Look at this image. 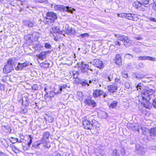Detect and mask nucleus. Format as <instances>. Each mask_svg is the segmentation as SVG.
Returning a JSON list of instances; mask_svg holds the SVG:
<instances>
[{"label":"nucleus","mask_w":156,"mask_h":156,"mask_svg":"<svg viewBox=\"0 0 156 156\" xmlns=\"http://www.w3.org/2000/svg\"><path fill=\"white\" fill-rule=\"evenodd\" d=\"M29 64V62H26L23 63H19L17 66L15 68L16 70H21L24 68L28 66Z\"/></svg>","instance_id":"nucleus-8"},{"label":"nucleus","mask_w":156,"mask_h":156,"mask_svg":"<svg viewBox=\"0 0 156 156\" xmlns=\"http://www.w3.org/2000/svg\"><path fill=\"white\" fill-rule=\"evenodd\" d=\"M39 2L43 3L47 1V0H37Z\"/></svg>","instance_id":"nucleus-59"},{"label":"nucleus","mask_w":156,"mask_h":156,"mask_svg":"<svg viewBox=\"0 0 156 156\" xmlns=\"http://www.w3.org/2000/svg\"><path fill=\"white\" fill-rule=\"evenodd\" d=\"M142 4L147 5L149 3V0H139Z\"/></svg>","instance_id":"nucleus-36"},{"label":"nucleus","mask_w":156,"mask_h":156,"mask_svg":"<svg viewBox=\"0 0 156 156\" xmlns=\"http://www.w3.org/2000/svg\"><path fill=\"white\" fill-rule=\"evenodd\" d=\"M100 127L99 125L98 124V125H96L95 123H94L93 125V128L92 129H98Z\"/></svg>","instance_id":"nucleus-37"},{"label":"nucleus","mask_w":156,"mask_h":156,"mask_svg":"<svg viewBox=\"0 0 156 156\" xmlns=\"http://www.w3.org/2000/svg\"><path fill=\"white\" fill-rule=\"evenodd\" d=\"M138 60H148L154 61L156 60L155 58L150 57L149 56H140L138 57Z\"/></svg>","instance_id":"nucleus-11"},{"label":"nucleus","mask_w":156,"mask_h":156,"mask_svg":"<svg viewBox=\"0 0 156 156\" xmlns=\"http://www.w3.org/2000/svg\"><path fill=\"white\" fill-rule=\"evenodd\" d=\"M45 93V94L44 96V98H46V95H48V93L47 91H46Z\"/></svg>","instance_id":"nucleus-64"},{"label":"nucleus","mask_w":156,"mask_h":156,"mask_svg":"<svg viewBox=\"0 0 156 156\" xmlns=\"http://www.w3.org/2000/svg\"><path fill=\"white\" fill-rule=\"evenodd\" d=\"M138 130L139 132L141 133L142 134L144 135L146 134V133L148 131V129L144 127L140 126V128L138 129Z\"/></svg>","instance_id":"nucleus-16"},{"label":"nucleus","mask_w":156,"mask_h":156,"mask_svg":"<svg viewBox=\"0 0 156 156\" xmlns=\"http://www.w3.org/2000/svg\"><path fill=\"white\" fill-rule=\"evenodd\" d=\"M98 82V80L96 78H94L92 80V81L91 80H89V83H97V82Z\"/></svg>","instance_id":"nucleus-39"},{"label":"nucleus","mask_w":156,"mask_h":156,"mask_svg":"<svg viewBox=\"0 0 156 156\" xmlns=\"http://www.w3.org/2000/svg\"><path fill=\"white\" fill-rule=\"evenodd\" d=\"M80 36L83 38H84L86 37H88L89 34L87 33H84L83 34H81Z\"/></svg>","instance_id":"nucleus-48"},{"label":"nucleus","mask_w":156,"mask_h":156,"mask_svg":"<svg viewBox=\"0 0 156 156\" xmlns=\"http://www.w3.org/2000/svg\"><path fill=\"white\" fill-rule=\"evenodd\" d=\"M156 136V128L151 129L149 130V134L147 136V139L150 141L154 139Z\"/></svg>","instance_id":"nucleus-5"},{"label":"nucleus","mask_w":156,"mask_h":156,"mask_svg":"<svg viewBox=\"0 0 156 156\" xmlns=\"http://www.w3.org/2000/svg\"><path fill=\"white\" fill-rule=\"evenodd\" d=\"M113 74H110L109 76L108 77V79L109 81H111L113 79Z\"/></svg>","instance_id":"nucleus-53"},{"label":"nucleus","mask_w":156,"mask_h":156,"mask_svg":"<svg viewBox=\"0 0 156 156\" xmlns=\"http://www.w3.org/2000/svg\"><path fill=\"white\" fill-rule=\"evenodd\" d=\"M126 18L133 21H137L138 19L137 15L134 14H126Z\"/></svg>","instance_id":"nucleus-9"},{"label":"nucleus","mask_w":156,"mask_h":156,"mask_svg":"<svg viewBox=\"0 0 156 156\" xmlns=\"http://www.w3.org/2000/svg\"><path fill=\"white\" fill-rule=\"evenodd\" d=\"M44 47L47 49H51L52 48L51 46L49 43H45L44 45Z\"/></svg>","instance_id":"nucleus-38"},{"label":"nucleus","mask_w":156,"mask_h":156,"mask_svg":"<svg viewBox=\"0 0 156 156\" xmlns=\"http://www.w3.org/2000/svg\"><path fill=\"white\" fill-rule=\"evenodd\" d=\"M140 84H138L136 87L137 90H138V89H139L140 90H141L143 89V87L140 85Z\"/></svg>","instance_id":"nucleus-56"},{"label":"nucleus","mask_w":156,"mask_h":156,"mask_svg":"<svg viewBox=\"0 0 156 156\" xmlns=\"http://www.w3.org/2000/svg\"><path fill=\"white\" fill-rule=\"evenodd\" d=\"M92 100L90 99H87L85 101V103L88 105H90Z\"/></svg>","instance_id":"nucleus-44"},{"label":"nucleus","mask_w":156,"mask_h":156,"mask_svg":"<svg viewBox=\"0 0 156 156\" xmlns=\"http://www.w3.org/2000/svg\"><path fill=\"white\" fill-rule=\"evenodd\" d=\"M93 64L96 67L100 69H102L103 67V64L102 62L98 59H95L94 60Z\"/></svg>","instance_id":"nucleus-6"},{"label":"nucleus","mask_w":156,"mask_h":156,"mask_svg":"<svg viewBox=\"0 0 156 156\" xmlns=\"http://www.w3.org/2000/svg\"><path fill=\"white\" fill-rule=\"evenodd\" d=\"M96 103L94 101L92 100L91 103H90V105H91L92 107H95L96 106Z\"/></svg>","instance_id":"nucleus-49"},{"label":"nucleus","mask_w":156,"mask_h":156,"mask_svg":"<svg viewBox=\"0 0 156 156\" xmlns=\"http://www.w3.org/2000/svg\"><path fill=\"white\" fill-rule=\"evenodd\" d=\"M117 38V42L116 41V44L118 45L119 46H120L121 44V42H122L126 46L128 43H129V42L131 41L128 38L127 36L124 35H119Z\"/></svg>","instance_id":"nucleus-2"},{"label":"nucleus","mask_w":156,"mask_h":156,"mask_svg":"<svg viewBox=\"0 0 156 156\" xmlns=\"http://www.w3.org/2000/svg\"><path fill=\"white\" fill-rule=\"evenodd\" d=\"M80 71L82 73H84L87 71V70H86L85 69H84L82 67Z\"/></svg>","instance_id":"nucleus-58"},{"label":"nucleus","mask_w":156,"mask_h":156,"mask_svg":"<svg viewBox=\"0 0 156 156\" xmlns=\"http://www.w3.org/2000/svg\"><path fill=\"white\" fill-rule=\"evenodd\" d=\"M52 7H53L55 10H59L61 11L68 12L70 13H72L73 12V9L72 8L68 6L66 7L64 5H52Z\"/></svg>","instance_id":"nucleus-3"},{"label":"nucleus","mask_w":156,"mask_h":156,"mask_svg":"<svg viewBox=\"0 0 156 156\" xmlns=\"http://www.w3.org/2000/svg\"><path fill=\"white\" fill-rule=\"evenodd\" d=\"M125 87H126V89H128L129 88L130 85V84H129V83H128L127 82H126L125 83Z\"/></svg>","instance_id":"nucleus-54"},{"label":"nucleus","mask_w":156,"mask_h":156,"mask_svg":"<svg viewBox=\"0 0 156 156\" xmlns=\"http://www.w3.org/2000/svg\"><path fill=\"white\" fill-rule=\"evenodd\" d=\"M79 75L78 73L77 72H75L73 74V77L74 78H78V76Z\"/></svg>","instance_id":"nucleus-46"},{"label":"nucleus","mask_w":156,"mask_h":156,"mask_svg":"<svg viewBox=\"0 0 156 156\" xmlns=\"http://www.w3.org/2000/svg\"><path fill=\"white\" fill-rule=\"evenodd\" d=\"M52 32L54 33H61V31L59 30V28L58 27H53L52 28Z\"/></svg>","instance_id":"nucleus-22"},{"label":"nucleus","mask_w":156,"mask_h":156,"mask_svg":"<svg viewBox=\"0 0 156 156\" xmlns=\"http://www.w3.org/2000/svg\"><path fill=\"white\" fill-rule=\"evenodd\" d=\"M136 147L140 154H143L145 153L146 149L143 147L138 144H136Z\"/></svg>","instance_id":"nucleus-12"},{"label":"nucleus","mask_w":156,"mask_h":156,"mask_svg":"<svg viewBox=\"0 0 156 156\" xmlns=\"http://www.w3.org/2000/svg\"><path fill=\"white\" fill-rule=\"evenodd\" d=\"M57 18L56 14L53 12H47L46 13V19L49 20L50 22H52Z\"/></svg>","instance_id":"nucleus-4"},{"label":"nucleus","mask_w":156,"mask_h":156,"mask_svg":"<svg viewBox=\"0 0 156 156\" xmlns=\"http://www.w3.org/2000/svg\"><path fill=\"white\" fill-rule=\"evenodd\" d=\"M125 56L126 58H127L129 59L132 58L133 57V56L132 55L128 54H126Z\"/></svg>","instance_id":"nucleus-41"},{"label":"nucleus","mask_w":156,"mask_h":156,"mask_svg":"<svg viewBox=\"0 0 156 156\" xmlns=\"http://www.w3.org/2000/svg\"><path fill=\"white\" fill-rule=\"evenodd\" d=\"M29 138H30V141L27 144V145L28 147H30V145L32 143V138L31 136H29Z\"/></svg>","instance_id":"nucleus-51"},{"label":"nucleus","mask_w":156,"mask_h":156,"mask_svg":"<svg viewBox=\"0 0 156 156\" xmlns=\"http://www.w3.org/2000/svg\"><path fill=\"white\" fill-rule=\"evenodd\" d=\"M117 102L116 101H113L109 105L110 108H114L117 106Z\"/></svg>","instance_id":"nucleus-29"},{"label":"nucleus","mask_w":156,"mask_h":156,"mask_svg":"<svg viewBox=\"0 0 156 156\" xmlns=\"http://www.w3.org/2000/svg\"><path fill=\"white\" fill-rule=\"evenodd\" d=\"M80 84H81L83 86H88L89 85L88 81L84 79H81V80H80Z\"/></svg>","instance_id":"nucleus-18"},{"label":"nucleus","mask_w":156,"mask_h":156,"mask_svg":"<svg viewBox=\"0 0 156 156\" xmlns=\"http://www.w3.org/2000/svg\"><path fill=\"white\" fill-rule=\"evenodd\" d=\"M42 144L41 143H38V142H34L32 145L33 147L37 149H40V145H42Z\"/></svg>","instance_id":"nucleus-25"},{"label":"nucleus","mask_w":156,"mask_h":156,"mask_svg":"<svg viewBox=\"0 0 156 156\" xmlns=\"http://www.w3.org/2000/svg\"><path fill=\"white\" fill-rule=\"evenodd\" d=\"M103 94V92L100 90H97L94 91L93 96L95 98H97Z\"/></svg>","instance_id":"nucleus-14"},{"label":"nucleus","mask_w":156,"mask_h":156,"mask_svg":"<svg viewBox=\"0 0 156 156\" xmlns=\"http://www.w3.org/2000/svg\"><path fill=\"white\" fill-rule=\"evenodd\" d=\"M50 136L49 133L48 132H46L43 134V137L42 139L40 140L41 142L44 141V140L48 139Z\"/></svg>","instance_id":"nucleus-21"},{"label":"nucleus","mask_w":156,"mask_h":156,"mask_svg":"<svg viewBox=\"0 0 156 156\" xmlns=\"http://www.w3.org/2000/svg\"><path fill=\"white\" fill-rule=\"evenodd\" d=\"M24 24L29 28L33 26V23L28 21H25L23 22Z\"/></svg>","instance_id":"nucleus-23"},{"label":"nucleus","mask_w":156,"mask_h":156,"mask_svg":"<svg viewBox=\"0 0 156 156\" xmlns=\"http://www.w3.org/2000/svg\"><path fill=\"white\" fill-rule=\"evenodd\" d=\"M13 58H9L7 61V65L13 66Z\"/></svg>","instance_id":"nucleus-30"},{"label":"nucleus","mask_w":156,"mask_h":156,"mask_svg":"<svg viewBox=\"0 0 156 156\" xmlns=\"http://www.w3.org/2000/svg\"><path fill=\"white\" fill-rule=\"evenodd\" d=\"M123 77L125 78H127L128 77V76L127 74H124L123 75Z\"/></svg>","instance_id":"nucleus-62"},{"label":"nucleus","mask_w":156,"mask_h":156,"mask_svg":"<svg viewBox=\"0 0 156 156\" xmlns=\"http://www.w3.org/2000/svg\"><path fill=\"white\" fill-rule=\"evenodd\" d=\"M77 96L78 99L80 100H82L83 98V95L81 92H78L77 94Z\"/></svg>","instance_id":"nucleus-32"},{"label":"nucleus","mask_w":156,"mask_h":156,"mask_svg":"<svg viewBox=\"0 0 156 156\" xmlns=\"http://www.w3.org/2000/svg\"><path fill=\"white\" fill-rule=\"evenodd\" d=\"M89 67L88 65L87 64H83L82 65V68L85 69L86 70H87V69H88V68Z\"/></svg>","instance_id":"nucleus-42"},{"label":"nucleus","mask_w":156,"mask_h":156,"mask_svg":"<svg viewBox=\"0 0 156 156\" xmlns=\"http://www.w3.org/2000/svg\"><path fill=\"white\" fill-rule=\"evenodd\" d=\"M129 126L132 130L138 131V129L140 127V126H139L137 124H130Z\"/></svg>","instance_id":"nucleus-17"},{"label":"nucleus","mask_w":156,"mask_h":156,"mask_svg":"<svg viewBox=\"0 0 156 156\" xmlns=\"http://www.w3.org/2000/svg\"><path fill=\"white\" fill-rule=\"evenodd\" d=\"M126 15V14L125 13H121L120 14H118L117 16L118 17H119L122 18H125Z\"/></svg>","instance_id":"nucleus-40"},{"label":"nucleus","mask_w":156,"mask_h":156,"mask_svg":"<svg viewBox=\"0 0 156 156\" xmlns=\"http://www.w3.org/2000/svg\"><path fill=\"white\" fill-rule=\"evenodd\" d=\"M75 80L74 81V82L75 83H80V80H81V79H79L78 78H75Z\"/></svg>","instance_id":"nucleus-47"},{"label":"nucleus","mask_w":156,"mask_h":156,"mask_svg":"<svg viewBox=\"0 0 156 156\" xmlns=\"http://www.w3.org/2000/svg\"><path fill=\"white\" fill-rule=\"evenodd\" d=\"M12 150L15 152L16 151H18L19 149L15 146L13 145L12 146Z\"/></svg>","instance_id":"nucleus-55"},{"label":"nucleus","mask_w":156,"mask_h":156,"mask_svg":"<svg viewBox=\"0 0 156 156\" xmlns=\"http://www.w3.org/2000/svg\"><path fill=\"white\" fill-rule=\"evenodd\" d=\"M83 125L85 129H92L93 128V124L87 120H85L83 122Z\"/></svg>","instance_id":"nucleus-7"},{"label":"nucleus","mask_w":156,"mask_h":156,"mask_svg":"<svg viewBox=\"0 0 156 156\" xmlns=\"http://www.w3.org/2000/svg\"><path fill=\"white\" fill-rule=\"evenodd\" d=\"M2 129L6 133L10 132L11 130L10 128L8 126H2Z\"/></svg>","instance_id":"nucleus-20"},{"label":"nucleus","mask_w":156,"mask_h":156,"mask_svg":"<svg viewBox=\"0 0 156 156\" xmlns=\"http://www.w3.org/2000/svg\"><path fill=\"white\" fill-rule=\"evenodd\" d=\"M0 156H8V155L1 151H0Z\"/></svg>","instance_id":"nucleus-57"},{"label":"nucleus","mask_w":156,"mask_h":156,"mask_svg":"<svg viewBox=\"0 0 156 156\" xmlns=\"http://www.w3.org/2000/svg\"><path fill=\"white\" fill-rule=\"evenodd\" d=\"M115 63L119 66H120L122 64L121 58L120 55L118 54L116 56L115 59Z\"/></svg>","instance_id":"nucleus-13"},{"label":"nucleus","mask_w":156,"mask_h":156,"mask_svg":"<svg viewBox=\"0 0 156 156\" xmlns=\"http://www.w3.org/2000/svg\"><path fill=\"white\" fill-rule=\"evenodd\" d=\"M29 138H30V141L27 144V145L28 147H30V145L32 143V138L31 136H29Z\"/></svg>","instance_id":"nucleus-50"},{"label":"nucleus","mask_w":156,"mask_h":156,"mask_svg":"<svg viewBox=\"0 0 156 156\" xmlns=\"http://www.w3.org/2000/svg\"><path fill=\"white\" fill-rule=\"evenodd\" d=\"M32 89L34 90H37L38 89V87L37 84H34L32 87Z\"/></svg>","instance_id":"nucleus-52"},{"label":"nucleus","mask_w":156,"mask_h":156,"mask_svg":"<svg viewBox=\"0 0 156 156\" xmlns=\"http://www.w3.org/2000/svg\"><path fill=\"white\" fill-rule=\"evenodd\" d=\"M33 36L34 37V40L37 41L40 37V34L38 32H35L33 34Z\"/></svg>","instance_id":"nucleus-27"},{"label":"nucleus","mask_w":156,"mask_h":156,"mask_svg":"<svg viewBox=\"0 0 156 156\" xmlns=\"http://www.w3.org/2000/svg\"><path fill=\"white\" fill-rule=\"evenodd\" d=\"M102 95H103V96L104 98L105 97L107 96V94L105 92H103V94Z\"/></svg>","instance_id":"nucleus-63"},{"label":"nucleus","mask_w":156,"mask_h":156,"mask_svg":"<svg viewBox=\"0 0 156 156\" xmlns=\"http://www.w3.org/2000/svg\"><path fill=\"white\" fill-rule=\"evenodd\" d=\"M60 94V92L58 91L56 92H54L52 91H51L50 92V97H52L55 95H57L58 94Z\"/></svg>","instance_id":"nucleus-34"},{"label":"nucleus","mask_w":156,"mask_h":156,"mask_svg":"<svg viewBox=\"0 0 156 156\" xmlns=\"http://www.w3.org/2000/svg\"><path fill=\"white\" fill-rule=\"evenodd\" d=\"M152 100V104L153 107L156 108V97H155L154 95V97L151 98V100Z\"/></svg>","instance_id":"nucleus-31"},{"label":"nucleus","mask_w":156,"mask_h":156,"mask_svg":"<svg viewBox=\"0 0 156 156\" xmlns=\"http://www.w3.org/2000/svg\"><path fill=\"white\" fill-rule=\"evenodd\" d=\"M144 75L142 74V75H139V74H137V75L136 76V78L138 79H141L142 78H143L144 77Z\"/></svg>","instance_id":"nucleus-45"},{"label":"nucleus","mask_w":156,"mask_h":156,"mask_svg":"<svg viewBox=\"0 0 156 156\" xmlns=\"http://www.w3.org/2000/svg\"><path fill=\"white\" fill-rule=\"evenodd\" d=\"M117 89V87L115 85H111L108 86V90L110 92H115Z\"/></svg>","instance_id":"nucleus-15"},{"label":"nucleus","mask_w":156,"mask_h":156,"mask_svg":"<svg viewBox=\"0 0 156 156\" xmlns=\"http://www.w3.org/2000/svg\"><path fill=\"white\" fill-rule=\"evenodd\" d=\"M67 86L66 85H63L59 87V90L58 91V92H60V93H61V91L63 90V89L65 88Z\"/></svg>","instance_id":"nucleus-43"},{"label":"nucleus","mask_w":156,"mask_h":156,"mask_svg":"<svg viewBox=\"0 0 156 156\" xmlns=\"http://www.w3.org/2000/svg\"><path fill=\"white\" fill-rule=\"evenodd\" d=\"M14 69L13 66L7 65H5L3 69V72L5 73H9Z\"/></svg>","instance_id":"nucleus-10"},{"label":"nucleus","mask_w":156,"mask_h":156,"mask_svg":"<svg viewBox=\"0 0 156 156\" xmlns=\"http://www.w3.org/2000/svg\"><path fill=\"white\" fill-rule=\"evenodd\" d=\"M46 52H42L39 56V58L41 59H43L45 57V55L46 54Z\"/></svg>","instance_id":"nucleus-28"},{"label":"nucleus","mask_w":156,"mask_h":156,"mask_svg":"<svg viewBox=\"0 0 156 156\" xmlns=\"http://www.w3.org/2000/svg\"><path fill=\"white\" fill-rule=\"evenodd\" d=\"M134 39L137 40H140L142 39V38L141 37H134Z\"/></svg>","instance_id":"nucleus-60"},{"label":"nucleus","mask_w":156,"mask_h":156,"mask_svg":"<svg viewBox=\"0 0 156 156\" xmlns=\"http://www.w3.org/2000/svg\"><path fill=\"white\" fill-rule=\"evenodd\" d=\"M65 28L67 29V30L69 33H71L72 32V29L71 28L69 27V26L68 25H66L65 26Z\"/></svg>","instance_id":"nucleus-35"},{"label":"nucleus","mask_w":156,"mask_h":156,"mask_svg":"<svg viewBox=\"0 0 156 156\" xmlns=\"http://www.w3.org/2000/svg\"><path fill=\"white\" fill-rule=\"evenodd\" d=\"M141 3L140 1L139 2H134L133 4V7L135 8L136 9H138L140 7Z\"/></svg>","instance_id":"nucleus-24"},{"label":"nucleus","mask_w":156,"mask_h":156,"mask_svg":"<svg viewBox=\"0 0 156 156\" xmlns=\"http://www.w3.org/2000/svg\"><path fill=\"white\" fill-rule=\"evenodd\" d=\"M50 63L47 62H45L40 64V66L41 67L44 68H46L49 67L50 66Z\"/></svg>","instance_id":"nucleus-19"},{"label":"nucleus","mask_w":156,"mask_h":156,"mask_svg":"<svg viewBox=\"0 0 156 156\" xmlns=\"http://www.w3.org/2000/svg\"><path fill=\"white\" fill-rule=\"evenodd\" d=\"M22 104H23L24 103L25 105L28 104V99L26 97H23L22 98Z\"/></svg>","instance_id":"nucleus-33"},{"label":"nucleus","mask_w":156,"mask_h":156,"mask_svg":"<svg viewBox=\"0 0 156 156\" xmlns=\"http://www.w3.org/2000/svg\"><path fill=\"white\" fill-rule=\"evenodd\" d=\"M154 90L146 87L144 89L143 95L138 97L139 101L141 100V104L147 108L150 109L151 107V104L149 101L154 97L153 94Z\"/></svg>","instance_id":"nucleus-1"},{"label":"nucleus","mask_w":156,"mask_h":156,"mask_svg":"<svg viewBox=\"0 0 156 156\" xmlns=\"http://www.w3.org/2000/svg\"><path fill=\"white\" fill-rule=\"evenodd\" d=\"M3 88V86L2 84L0 83V89L2 90Z\"/></svg>","instance_id":"nucleus-61"},{"label":"nucleus","mask_w":156,"mask_h":156,"mask_svg":"<svg viewBox=\"0 0 156 156\" xmlns=\"http://www.w3.org/2000/svg\"><path fill=\"white\" fill-rule=\"evenodd\" d=\"M41 143L42 144V145L44 147L47 148H50L51 147L50 144L49 142H47L46 141H45L41 142Z\"/></svg>","instance_id":"nucleus-26"}]
</instances>
